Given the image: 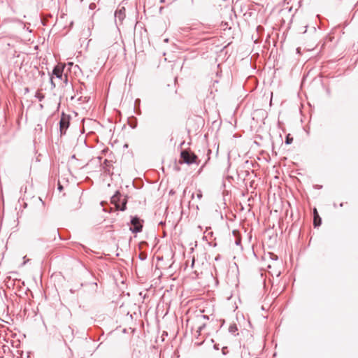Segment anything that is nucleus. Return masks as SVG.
Returning <instances> with one entry per match:
<instances>
[{
	"mask_svg": "<svg viewBox=\"0 0 358 358\" xmlns=\"http://www.w3.org/2000/svg\"><path fill=\"white\" fill-rule=\"evenodd\" d=\"M180 157L182 162L187 164L194 163L197 159V156L195 154L187 150H184L181 152Z\"/></svg>",
	"mask_w": 358,
	"mask_h": 358,
	"instance_id": "f257e3e1",
	"label": "nucleus"
},
{
	"mask_svg": "<svg viewBox=\"0 0 358 358\" xmlns=\"http://www.w3.org/2000/svg\"><path fill=\"white\" fill-rule=\"evenodd\" d=\"M131 224L133 225V229H131V230L134 232V233H137V232H139L141 231L142 229V224H141V222L139 220L138 218L137 217H134L132 220H131Z\"/></svg>",
	"mask_w": 358,
	"mask_h": 358,
	"instance_id": "f03ea898",
	"label": "nucleus"
},
{
	"mask_svg": "<svg viewBox=\"0 0 358 358\" xmlns=\"http://www.w3.org/2000/svg\"><path fill=\"white\" fill-rule=\"evenodd\" d=\"M59 124H60L61 134H64L66 133V130L69 127V119L65 116H62L60 120Z\"/></svg>",
	"mask_w": 358,
	"mask_h": 358,
	"instance_id": "7ed1b4c3",
	"label": "nucleus"
},
{
	"mask_svg": "<svg viewBox=\"0 0 358 358\" xmlns=\"http://www.w3.org/2000/svg\"><path fill=\"white\" fill-rule=\"evenodd\" d=\"M65 64H58L53 69V75L58 78H62Z\"/></svg>",
	"mask_w": 358,
	"mask_h": 358,
	"instance_id": "20e7f679",
	"label": "nucleus"
},
{
	"mask_svg": "<svg viewBox=\"0 0 358 358\" xmlns=\"http://www.w3.org/2000/svg\"><path fill=\"white\" fill-rule=\"evenodd\" d=\"M118 201H119V194H115L112 198H111V202L113 203H115V206L117 208L121 210H124L125 209V205H126V202L124 201L122 203V206L120 207V204L118 203Z\"/></svg>",
	"mask_w": 358,
	"mask_h": 358,
	"instance_id": "39448f33",
	"label": "nucleus"
},
{
	"mask_svg": "<svg viewBox=\"0 0 358 358\" xmlns=\"http://www.w3.org/2000/svg\"><path fill=\"white\" fill-rule=\"evenodd\" d=\"M313 213H314V219H313L314 226L318 227L321 224L322 220H321V218H320L316 208H314Z\"/></svg>",
	"mask_w": 358,
	"mask_h": 358,
	"instance_id": "423d86ee",
	"label": "nucleus"
},
{
	"mask_svg": "<svg viewBox=\"0 0 358 358\" xmlns=\"http://www.w3.org/2000/svg\"><path fill=\"white\" fill-rule=\"evenodd\" d=\"M292 141H293V138L290 137L289 134L287 135V136L286 138V141H285L286 143L290 144V143H292Z\"/></svg>",
	"mask_w": 358,
	"mask_h": 358,
	"instance_id": "0eeeda50",
	"label": "nucleus"
},
{
	"mask_svg": "<svg viewBox=\"0 0 358 358\" xmlns=\"http://www.w3.org/2000/svg\"><path fill=\"white\" fill-rule=\"evenodd\" d=\"M203 195H202V192L201 190H198L197 193H196V197L199 199H201Z\"/></svg>",
	"mask_w": 358,
	"mask_h": 358,
	"instance_id": "6e6552de",
	"label": "nucleus"
},
{
	"mask_svg": "<svg viewBox=\"0 0 358 358\" xmlns=\"http://www.w3.org/2000/svg\"><path fill=\"white\" fill-rule=\"evenodd\" d=\"M204 327H205V324H203L202 325L198 326L197 327V329H196V332L199 333Z\"/></svg>",
	"mask_w": 358,
	"mask_h": 358,
	"instance_id": "1a4fd4ad",
	"label": "nucleus"
},
{
	"mask_svg": "<svg viewBox=\"0 0 358 358\" xmlns=\"http://www.w3.org/2000/svg\"><path fill=\"white\" fill-rule=\"evenodd\" d=\"M200 318H203V319H208V317L206 316V315H201L200 316Z\"/></svg>",
	"mask_w": 358,
	"mask_h": 358,
	"instance_id": "9d476101",
	"label": "nucleus"
},
{
	"mask_svg": "<svg viewBox=\"0 0 358 358\" xmlns=\"http://www.w3.org/2000/svg\"><path fill=\"white\" fill-rule=\"evenodd\" d=\"M59 189L61 190L62 189V187L61 185H59Z\"/></svg>",
	"mask_w": 358,
	"mask_h": 358,
	"instance_id": "9b49d317",
	"label": "nucleus"
}]
</instances>
